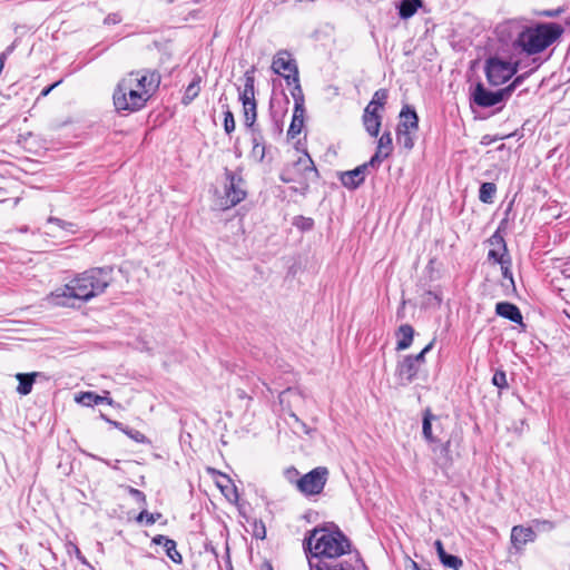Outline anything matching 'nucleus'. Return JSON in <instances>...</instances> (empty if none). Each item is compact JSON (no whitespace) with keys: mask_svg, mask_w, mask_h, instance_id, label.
Instances as JSON below:
<instances>
[{"mask_svg":"<svg viewBox=\"0 0 570 570\" xmlns=\"http://www.w3.org/2000/svg\"><path fill=\"white\" fill-rule=\"evenodd\" d=\"M537 523H538V524L547 525L549 529H552V528H553L552 522H550V521H548V520L537 521Z\"/></svg>","mask_w":570,"mask_h":570,"instance_id":"obj_50","label":"nucleus"},{"mask_svg":"<svg viewBox=\"0 0 570 570\" xmlns=\"http://www.w3.org/2000/svg\"><path fill=\"white\" fill-rule=\"evenodd\" d=\"M422 7V0H402L399 6V14L402 19H409Z\"/></svg>","mask_w":570,"mask_h":570,"instance_id":"obj_23","label":"nucleus"},{"mask_svg":"<svg viewBox=\"0 0 570 570\" xmlns=\"http://www.w3.org/2000/svg\"><path fill=\"white\" fill-rule=\"evenodd\" d=\"M562 32L563 29L558 23H541L523 30L519 35L517 43L527 53L534 55L552 45Z\"/></svg>","mask_w":570,"mask_h":570,"instance_id":"obj_4","label":"nucleus"},{"mask_svg":"<svg viewBox=\"0 0 570 570\" xmlns=\"http://www.w3.org/2000/svg\"><path fill=\"white\" fill-rule=\"evenodd\" d=\"M36 376H38L37 372L27 373V374L18 373L16 375L17 380L19 381L17 392L21 395H28L32 390V385L35 383Z\"/></svg>","mask_w":570,"mask_h":570,"instance_id":"obj_21","label":"nucleus"},{"mask_svg":"<svg viewBox=\"0 0 570 570\" xmlns=\"http://www.w3.org/2000/svg\"><path fill=\"white\" fill-rule=\"evenodd\" d=\"M255 68L246 70L244 73V88L239 92V100L243 105L250 106L252 102H256L255 100Z\"/></svg>","mask_w":570,"mask_h":570,"instance_id":"obj_15","label":"nucleus"},{"mask_svg":"<svg viewBox=\"0 0 570 570\" xmlns=\"http://www.w3.org/2000/svg\"><path fill=\"white\" fill-rule=\"evenodd\" d=\"M304 108H294V114L292 118V122L287 130V135L291 138H295L298 134H301L304 126Z\"/></svg>","mask_w":570,"mask_h":570,"instance_id":"obj_22","label":"nucleus"},{"mask_svg":"<svg viewBox=\"0 0 570 570\" xmlns=\"http://www.w3.org/2000/svg\"><path fill=\"white\" fill-rule=\"evenodd\" d=\"M14 48H16V43L13 42L2 53H6V58H7L14 50Z\"/></svg>","mask_w":570,"mask_h":570,"instance_id":"obj_49","label":"nucleus"},{"mask_svg":"<svg viewBox=\"0 0 570 570\" xmlns=\"http://www.w3.org/2000/svg\"><path fill=\"white\" fill-rule=\"evenodd\" d=\"M130 491H131L132 495H134L138 501H141V502H145V501H146V499H145V494H144L141 491L136 490V489H131Z\"/></svg>","mask_w":570,"mask_h":570,"instance_id":"obj_43","label":"nucleus"},{"mask_svg":"<svg viewBox=\"0 0 570 570\" xmlns=\"http://www.w3.org/2000/svg\"><path fill=\"white\" fill-rule=\"evenodd\" d=\"M433 421H439V419L435 415H433L430 410H426L424 412L422 432L424 439L430 443H434L438 441V439L432 433Z\"/></svg>","mask_w":570,"mask_h":570,"instance_id":"obj_25","label":"nucleus"},{"mask_svg":"<svg viewBox=\"0 0 570 570\" xmlns=\"http://www.w3.org/2000/svg\"><path fill=\"white\" fill-rule=\"evenodd\" d=\"M434 546H435V550L438 552L439 559L443 566L451 568L453 570H459L462 567V564H463L462 560L456 556L448 554L443 548V543L440 540H436L434 542Z\"/></svg>","mask_w":570,"mask_h":570,"instance_id":"obj_18","label":"nucleus"},{"mask_svg":"<svg viewBox=\"0 0 570 570\" xmlns=\"http://www.w3.org/2000/svg\"><path fill=\"white\" fill-rule=\"evenodd\" d=\"M61 82V80L52 83L51 86L45 88L41 92L42 96H47L55 87H57L59 83Z\"/></svg>","mask_w":570,"mask_h":570,"instance_id":"obj_45","label":"nucleus"},{"mask_svg":"<svg viewBox=\"0 0 570 570\" xmlns=\"http://www.w3.org/2000/svg\"><path fill=\"white\" fill-rule=\"evenodd\" d=\"M318 173L312 158L305 153L298 157L292 167L282 173L281 179L284 183L298 180L302 185V190L305 191L308 188V181L316 179Z\"/></svg>","mask_w":570,"mask_h":570,"instance_id":"obj_5","label":"nucleus"},{"mask_svg":"<svg viewBox=\"0 0 570 570\" xmlns=\"http://www.w3.org/2000/svg\"><path fill=\"white\" fill-rule=\"evenodd\" d=\"M109 425H112V426L121 430L130 439H132L134 441H136L138 443H144L146 441V436L142 433H140L139 431H136V430H128V429L124 428L122 423H120V422L109 420Z\"/></svg>","mask_w":570,"mask_h":570,"instance_id":"obj_30","label":"nucleus"},{"mask_svg":"<svg viewBox=\"0 0 570 570\" xmlns=\"http://www.w3.org/2000/svg\"><path fill=\"white\" fill-rule=\"evenodd\" d=\"M109 21H110V18H109ZM111 21H112L114 23H118V22H120V21H121V17H120V16H118V14H114V16H112Z\"/></svg>","mask_w":570,"mask_h":570,"instance_id":"obj_52","label":"nucleus"},{"mask_svg":"<svg viewBox=\"0 0 570 570\" xmlns=\"http://www.w3.org/2000/svg\"><path fill=\"white\" fill-rule=\"evenodd\" d=\"M48 224H55L61 229H67V230H71V232H72V227H73V224L65 222L57 217H49Z\"/></svg>","mask_w":570,"mask_h":570,"instance_id":"obj_39","label":"nucleus"},{"mask_svg":"<svg viewBox=\"0 0 570 570\" xmlns=\"http://www.w3.org/2000/svg\"><path fill=\"white\" fill-rule=\"evenodd\" d=\"M387 100V90L386 89H379L374 92L373 95V98L371 101H373L374 104L379 105L380 107L383 108V106L385 105Z\"/></svg>","mask_w":570,"mask_h":570,"instance_id":"obj_37","label":"nucleus"},{"mask_svg":"<svg viewBox=\"0 0 570 570\" xmlns=\"http://www.w3.org/2000/svg\"><path fill=\"white\" fill-rule=\"evenodd\" d=\"M161 77L157 70L141 69L126 75L117 85L114 106L117 111L136 112L141 110L160 86Z\"/></svg>","mask_w":570,"mask_h":570,"instance_id":"obj_1","label":"nucleus"},{"mask_svg":"<svg viewBox=\"0 0 570 570\" xmlns=\"http://www.w3.org/2000/svg\"><path fill=\"white\" fill-rule=\"evenodd\" d=\"M392 150V135L390 131H386L379 138L376 151L370 159L371 167L380 165L385 158H387L391 155Z\"/></svg>","mask_w":570,"mask_h":570,"instance_id":"obj_12","label":"nucleus"},{"mask_svg":"<svg viewBox=\"0 0 570 570\" xmlns=\"http://www.w3.org/2000/svg\"><path fill=\"white\" fill-rule=\"evenodd\" d=\"M517 72V66L510 61L497 57L489 58L485 62V76L490 85L500 86L508 81Z\"/></svg>","mask_w":570,"mask_h":570,"instance_id":"obj_8","label":"nucleus"},{"mask_svg":"<svg viewBox=\"0 0 570 570\" xmlns=\"http://www.w3.org/2000/svg\"><path fill=\"white\" fill-rule=\"evenodd\" d=\"M289 392H291V390H287V391H284V392L281 393V396H279L281 397V402H283V397L285 396V394H287Z\"/></svg>","mask_w":570,"mask_h":570,"instance_id":"obj_53","label":"nucleus"},{"mask_svg":"<svg viewBox=\"0 0 570 570\" xmlns=\"http://www.w3.org/2000/svg\"><path fill=\"white\" fill-rule=\"evenodd\" d=\"M272 69L275 73L285 78L288 86H292L291 79L298 76V69L289 52L282 50L278 51L273 58Z\"/></svg>","mask_w":570,"mask_h":570,"instance_id":"obj_11","label":"nucleus"},{"mask_svg":"<svg viewBox=\"0 0 570 570\" xmlns=\"http://www.w3.org/2000/svg\"><path fill=\"white\" fill-rule=\"evenodd\" d=\"M556 14H557V12H552V11L546 12V16H548V17H554Z\"/></svg>","mask_w":570,"mask_h":570,"instance_id":"obj_54","label":"nucleus"},{"mask_svg":"<svg viewBox=\"0 0 570 570\" xmlns=\"http://www.w3.org/2000/svg\"><path fill=\"white\" fill-rule=\"evenodd\" d=\"M254 535L257 539H265L266 537V529L263 522H255V529H254Z\"/></svg>","mask_w":570,"mask_h":570,"instance_id":"obj_40","label":"nucleus"},{"mask_svg":"<svg viewBox=\"0 0 570 570\" xmlns=\"http://www.w3.org/2000/svg\"><path fill=\"white\" fill-rule=\"evenodd\" d=\"M297 475H298V471H297L296 469H294V468L288 469V470L286 471V478H287L289 481H293V478H294V476H297Z\"/></svg>","mask_w":570,"mask_h":570,"instance_id":"obj_44","label":"nucleus"},{"mask_svg":"<svg viewBox=\"0 0 570 570\" xmlns=\"http://www.w3.org/2000/svg\"><path fill=\"white\" fill-rule=\"evenodd\" d=\"M291 416H292V417H293L297 423H299V424L302 425V428H303V430H304V432H305V433H308V430H307L306 425H305L303 422H301V421H299V419H298L294 413H292V414H291Z\"/></svg>","mask_w":570,"mask_h":570,"instance_id":"obj_48","label":"nucleus"},{"mask_svg":"<svg viewBox=\"0 0 570 570\" xmlns=\"http://www.w3.org/2000/svg\"><path fill=\"white\" fill-rule=\"evenodd\" d=\"M495 313L513 323L522 324V314L519 307L509 302H500L495 305Z\"/></svg>","mask_w":570,"mask_h":570,"instance_id":"obj_17","label":"nucleus"},{"mask_svg":"<svg viewBox=\"0 0 570 570\" xmlns=\"http://www.w3.org/2000/svg\"><path fill=\"white\" fill-rule=\"evenodd\" d=\"M497 193V186L493 183H483L479 190V199L484 204L493 203Z\"/></svg>","mask_w":570,"mask_h":570,"instance_id":"obj_27","label":"nucleus"},{"mask_svg":"<svg viewBox=\"0 0 570 570\" xmlns=\"http://www.w3.org/2000/svg\"><path fill=\"white\" fill-rule=\"evenodd\" d=\"M488 257L494 259V262L501 263V255L494 249L489 250Z\"/></svg>","mask_w":570,"mask_h":570,"instance_id":"obj_42","label":"nucleus"},{"mask_svg":"<svg viewBox=\"0 0 570 570\" xmlns=\"http://www.w3.org/2000/svg\"><path fill=\"white\" fill-rule=\"evenodd\" d=\"M224 128L227 134H230L235 130V119L230 110L225 111Z\"/></svg>","mask_w":570,"mask_h":570,"instance_id":"obj_36","label":"nucleus"},{"mask_svg":"<svg viewBox=\"0 0 570 570\" xmlns=\"http://www.w3.org/2000/svg\"><path fill=\"white\" fill-rule=\"evenodd\" d=\"M106 287V272L102 268H92L53 291L48 296V302L56 306L72 307L76 301H89L102 293Z\"/></svg>","mask_w":570,"mask_h":570,"instance_id":"obj_2","label":"nucleus"},{"mask_svg":"<svg viewBox=\"0 0 570 570\" xmlns=\"http://www.w3.org/2000/svg\"><path fill=\"white\" fill-rule=\"evenodd\" d=\"M370 161L356 167L353 170L345 171L341 175V183L344 187L350 189L357 188L365 179L366 170L370 167Z\"/></svg>","mask_w":570,"mask_h":570,"instance_id":"obj_14","label":"nucleus"},{"mask_svg":"<svg viewBox=\"0 0 570 570\" xmlns=\"http://www.w3.org/2000/svg\"><path fill=\"white\" fill-rule=\"evenodd\" d=\"M4 60H6V53H1V55H0V72H1V71H2V69H3Z\"/></svg>","mask_w":570,"mask_h":570,"instance_id":"obj_51","label":"nucleus"},{"mask_svg":"<svg viewBox=\"0 0 570 570\" xmlns=\"http://www.w3.org/2000/svg\"><path fill=\"white\" fill-rule=\"evenodd\" d=\"M291 81H292V85H294L291 94L295 101V108H304V97H303L302 87L299 85L298 76L297 77L294 76L291 79Z\"/></svg>","mask_w":570,"mask_h":570,"instance_id":"obj_29","label":"nucleus"},{"mask_svg":"<svg viewBox=\"0 0 570 570\" xmlns=\"http://www.w3.org/2000/svg\"><path fill=\"white\" fill-rule=\"evenodd\" d=\"M243 108L245 116V125L250 128V131H253V129H256L254 127L256 120V102H252L250 106L243 105Z\"/></svg>","mask_w":570,"mask_h":570,"instance_id":"obj_31","label":"nucleus"},{"mask_svg":"<svg viewBox=\"0 0 570 570\" xmlns=\"http://www.w3.org/2000/svg\"><path fill=\"white\" fill-rule=\"evenodd\" d=\"M252 142L250 157L257 161H262L265 157V141L261 131L257 129H253L252 131Z\"/></svg>","mask_w":570,"mask_h":570,"instance_id":"obj_20","label":"nucleus"},{"mask_svg":"<svg viewBox=\"0 0 570 570\" xmlns=\"http://www.w3.org/2000/svg\"><path fill=\"white\" fill-rule=\"evenodd\" d=\"M164 548L166 550L168 558L171 561H174L175 563H180L183 561L181 554L177 551L176 542L174 540H166V543H164Z\"/></svg>","mask_w":570,"mask_h":570,"instance_id":"obj_32","label":"nucleus"},{"mask_svg":"<svg viewBox=\"0 0 570 570\" xmlns=\"http://www.w3.org/2000/svg\"><path fill=\"white\" fill-rule=\"evenodd\" d=\"M227 184L225 186V198L227 207L236 206L246 197L244 180L240 175L228 169L225 170Z\"/></svg>","mask_w":570,"mask_h":570,"instance_id":"obj_10","label":"nucleus"},{"mask_svg":"<svg viewBox=\"0 0 570 570\" xmlns=\"http://www.w3.org/2000/svg\"><path fill=\"white\" fill-rule=\"evenodd\" d=\"M160 517H161V514H159V513L154 514V513H149L147 510H142L138 514L137 521L142 522L144 520H146L147 524H154L157 521V519H159Z\"/></svg>","mask_w":570,"mask_h":570,"instance_id":"obj_35","label":"nucleus"},{"mask_svg":"<svg viewBox=\"0 0 570 570\" xmlns=\"http://www.w3.org/2000/svg\"><path fill=\"white\" fill-rule=\"evenodd\" d=\"M328 471L326 468H315L295 481L299 492L304 495L320 494L327 481Z\"/></svg>","mask_w":570,"mask_h":570,"instance_id":"obj_9","label":"nucleus"},{"mask_svg":"<svg viewBox=\"0 0 570 570\" xmlns=\"http://www.w3.org/2000/svg\"><path fill=\"white\" fill-rule=\"evenodd\" d=\"M106 400L104 396H99L92 392H83L76 396V401L86 406H92L94 404L101 403Z\"/></svg>","mask_w":570,"mask_h":570,"instance_id":"obj_28","label":"nucleus"},{"mask_svg":"<svg viewBox=\"0 0 570 570\" xmlns=\"http://www.w3.org/2000/svg\"><path fill=\"white\" fill-rule=\"evenodd\" d=\"M380 107L379 105L374 104L373 101H370L368 105L364 109L363 115H380Z\"/></svg>","mask_w":570,"mask_h":570,"instance_id":"obj_41","label":"nucleus"},{"mask_svg":"<svg viewBox=\"0 0 570 570\" xmlns=\"http://www.w3.org/2000/svg\"><path fill=\"white\" fill-rule=\"evenodd\" d=\"M537 534L530 527L514 525L511 530V543L517 550H522L527 543L533 542Z\"/></svg>","mask_w":570,"mask_h":570,"instance_id":"obj_13","label":"nucleus"},{"mask_svg":"<svg viewBox=\"0 0 570 570\" xmlns=\"http://www.w3.org/2000/svg\"><path fill=\"white\" fill-rule=\"evenodd\" d=\"M200 92V77L195 79L187 86L181 102L187 106L189 105Z\"/></svg>","mask_w":570,"mask_h":570,"instance_id":"obj_26","label":"nucleus"},{"mask_svg":"<svg viewBox=\"0 0 570 570\" xmlns=\"http://www.w3.org/2000/svg\"><path fill=\"white\" fill-rule=\"evenodd\" d=\"M492 383L493 385H495L499 389H507L508 387V381H507V374L504 371L502 370H498L495 371L493 377H492Z\"/></svg>","mask_w":570,"mask_h":570,"instance_id":"obj_34","label":"nucleus"},{"mask_svg":"<svg viewBox=\"0 0 570 570\" xmlns=\"http://www.w3.org/2000/svg\"><path fill=\"white\" fill-rule=\"evenodd\" d=\"M348 539L337 528H315L304 539V549L316 558L334 559L350 550Z\"/></svg>","mask_w":570,"mask_h":570,"instance_id":"obj_3","label":"nucleus"},{"mask_svg":"<svg viewBox=\"0 0 570 570\" xmlns=\"http://www.w3.org/2000/svg\"><path fill=\"white\" fill-rule=\"evenodd\" d=\"M450 443H451V442H450V440H448L445 443H443V444H442V449H441V451H442V453H444L446 456H448V454H449Z\"/></svg>","mask_w":570,"mask_h":570,"instance_id":"obj_47","label":"nucleus"},{"mask_svg":"<svg viewBox=\"0 0 570 570\" xmlns=\"http://www.w3.org/2000/svg\"><path fill=\"white\" fill-rule=\"evenodd\" d=\"M166 540H169V539H168V538H166V537H164V535H157V537H155V538H154V540H153V541H154L156 544H163V546H164V543H166Z\"/></svg>","mask_w":570,"mask_h":570,"instance_id":"obj_46","label":"nucleus"},{"mask_svg":"<svg viewBox=\"0 0 570 570\" xmlns=\"http://www.w3.org/2000/svg\"><path fill=\"white\" fill-rule=\"evenodd\" d=\"M523 76L517 77L513 82L502 89H499L497 91H491L484 88L482 83H478L473 91V101L483 108L492 107L498 105L499 102L503 101L505 98H508L513 89L522 81Z\"/></svg>","mask_w":570,"mask_h":570,"instance_id":"obj_7","label":"nucleus"},{"mask_svg":"<svg viewBox=\"0 0 570 570\" xmlns=\"http://www.w3.org/2000/svg\"><path fill=\"white\" fill-rule=\"evenodd\" d=\"M434 341L430 342L419 354L403 356L396 365L395 375L401 385L410 384L425 364V354L433 347Z\"/></svg>","mask_w":570,"mask_h":570,"instance_id":"obj_6","label":"nucleus"},{"mask_svg":"<svg viewBox=\"0 0 570 570\" xmlns=\"http://www.w3.org/2000/svg\"><path fill=\"white\" fill-rule=\"evenodd\" d=\"M316 570H355V569L351 563L341 562V563L334 564L332 567L317 566Z\"/></svg>","mask_w":570,"mask_h":570,"instance_id":"obj_38","label":"nucleus"},{"mask_svg":"<svg viewBox=\"0 0 570 570\" xmlns=\"http://www.w3.org/2000/svg\"><path fill=\"white\" fill-rule=\"evenodd\" d=\"M396 336L399 337L396 343V351H404L412 345L414 330L411 325L403 324L399 327Z\"/></svg>","mask_w":570,"mask_h":570,"instance_id":"obj_19","label":"nucleus"},{"mask_svg":"<svg viewBox=\"0 0 570 570\" xmlns=\"http://www.w3.org/2000/svg\"><path fill=\"white\" fill-rule=\"evenodd\" d=\"M381 115H363V124L370 136L376 137L381 127Z\"/></svg>","mask_w":570,"mask_h":570,"instance_id":"obj_24","label":"nucleus"},{"mask_svg":"<svg viewBox=\"0 0 570 570\" xmlns=\"http://www.w3.org/2000/svg\"><path fill=\"white\" fill-rule=\"evenodd\" d=\"M412 134V131L396 130L397 142L406 149H412L414 146Z\"/></svg>","mask_w":570,"mask_h":570,"instance_id":"obj_33","label":"nucleus"},{"mask_svg":"<svg viewBox=\"0 0 570 570\" xmlns=\"http://www.w3.org/2000/svg\"><path fill=\"white\" fill-rule=\"evenodd\" d=\"M400 124L397 130L415 132L419 128V117L414 109L409 106L403 107L400 112Z\"/></svg>","mask_w":570,"mask_h":570,"instance_id":"obj_16","label":"nucleus"}]
</instances>
